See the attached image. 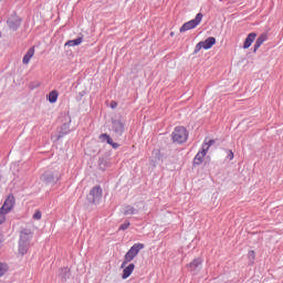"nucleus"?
<instances>
[{"mask_svg": "<svg viewBox=\"0 0 283 283\" xmlns=\"http://www.w3.org/2000/svg\"><path fill=\"white\" fill-rule=\"evenodd\" d=\"M256 36L258 33L255 32L249 33L243 43V50H249V46L253 44V41H255Z\"/></svg>", "mask_w": 283, "mask_h": 283, "instance_id": "4468645a", "label": "nucleus"}, {"mask_svg": "<svg viewBox=\"0 0 283 283\" xmlns=\"http://www.w3.org/2000/svg\"><path fill=\"white\" fill-rule=\"evenodd\" d=\"M8 273V264L0 262V277H3Z\"/></svg>", "mask_w": 283, "mask_h": 283, "instance_id": "4be33fe9", "label": "nucleus"}, {"mask_svg": "<svg viewBox=\"0 0 283 283\" xmlns=\"http://www.w3.org/2000/svg\"><path fill=\"white\" fill-rule=\"evenodd\" d=\"M62 273H63V280H67V277H70V269H67V268H64L63 270H62Z\"/></svg>", "mask_w": 283, "mask_h": 283, "instance_id": "b1692460", "label": "nucleus"}, {"mask_svg": "<svg viewBox=\"0 0 283 283\" xmlns=\"http://www.w3.org/2000/svg\"><path fill=\"white\" fill-rule=\"evenodd\" d=\"M129 227H132V223L129 221H125V223L119 226L118 231H127V229H129Z\"/></svg>", "mask_w": 283, "mask_h": 283, "instance_id": "5701e85b", "label": "nucleus"}, {"mask_svg": "<svg viewBox=\"0 0 283 283\" xmlns=\"http://www.w3.org/2000/svg\"><path fill=\"white\" fill-rule=\"evenodd\" d=\"M83 43V36H78L74 40H69L65 43V48H76V45H81Z\"/></svg>", "mask_w": 283, "mask_h": 283, "instance_id": "f3484780", "label": "nucleus"}, {"mask_svg": "<svg viewBox=\"0 0 283 283\" xmlns=\"http://www.w3.org/2000/svg\"><path fill=\"white\" fill-rule=\"evenodd\" d=\"M213 143H216L213 139H210L208 143L202 145L203 149H207V151H209V147H211V145H213Z\"/></svg>", "mask_w": 283, "mask_h": 283, "instance_id": "393cba45", "label": "nucleus"}, {"mask_svg": "<svg viewBox=\"0 0 283 283\" xmlns=\"http://www.w3.org/2000/svg\"><path fill=\"white\" fill-rule=\"evenodd\" d=\"M123 213L124 216H136V213H138V209L134 208L133 206H124Z\"/></svg>", "mask_w": 283, "mask_h": 283, "instance_id": "a211bd4d", "label": "nucleus"}, {"mask_svg": "<svg viewBox=\"0 0 283 283\" xmlns=\"http://www.w3.org/2000/svg\"><path fill=\"white\" fill-rule=\"evenodd\" d=\"M251 264H253V261L255 260V251L251 250L248 253Z\"/></svg>", "mask_w": 283, "mask_h": 283, "instance_id": "bb28decb", "label": "nucleus"}, {"mask_svg": "<svg viewBox=\"0 0 283 283\" xmlns=\"http://www.w3.org/2000/svg\"><path fill=\"white\" fill-rule=\"evenodd\" d=\"M33 220H41V211L36 210L33 214Z\"/></svg>", "mask_w": 283, "mask_h": 283, "instance_id": "c85d7f7f", "label": "nucleus"}, {"mask_svg": "<svg viewBox=\"0 0 283 283\" xmlns=\"http://www.w3.org/2000/svg\"><path fill=\"white\" fill-rule=\"evenodd\" d=\"M227 154V160H233L235 158V155L231 150H226Z\"/></svg>", "mask_w": 283, "mask_h": 283, "instance_id": "a878e982", "label": "nucleus"}, {"mask_svg": "<svg viewBox=\"0 0 283 283\" xmlns=\"http://www.w3.org/2000/svg\"><path fill=\"white\" fill-rule=\"evenodd\" d=\"M268 36L266 33H262L255 41L254 43V49L253 52H258V50H260V48H262V44L266 41Z\"/></svg>", "mask_w": 283, "mask_h": 283, "instance_id": "2eb2a0df", "label": "nucleus"}, {"mask_svg": "<svg viewBox=\"0 0 283 283\" xmlns=\"http://www.w3.org/2000/svg\"><path fill=\"white\" fill-rule=\"evenodd\" d=\"M171 138L177 145H182V143H187L189 132L184 126H177L171 133Z\"/></svg>", "mask_w": 283, "mask_h": 283, "instance_id": "7ed1b4c3", "label": "nucleus"}, {"mask_svg": "<svg viewBox=\"0 0 283 283\" xmlns=\"http://www.w3.org/2000/svg\"><path fill=\"white\" fill-rule=\"evenodd\" d=\"M102 198H103V188H101V186H95L87 195V200L88 202H92V205H98Z\"/></svg>", "mask_w": 283, "mask_h": 283, "instance_id": "423d86ee", "label": "nucleus"}, {"mask_svg": "<svg viewBox=\"0 0 283 283\" xmlns=\"http://www.w3.org/2000/svg\"><path fill=\"white\" fill-rule=\"evenodd\" d=\"M13 207H14V202L12 201V199H7L2 205V207L0 208V216H4V213H10Z\"/></svg>", "mask_w": 283, "mask_h": 283, "instance_id": "f8f14e48", "label": "nucleus"}, {"mask_svg": "<svg viewBox=\"0 0 283 283\" xmlns=\"http://www.w3.org/2000/svg\"><path fill=\"white\" fill-rule=\"evenodd\" d=\"M31 240H32V231L30 229H23L20 232V240H19V253L21 255H25V253H28V249H30Z\"/></svg>", "mask_w": 283, "mask_h": 283, "instance_id": "f257e3e1", "label": "nucleus"}, {"mask_svg": "<svg viewBox=\"0 0 283 283\" xmlns=\"http://www.w3.org/2000/svg\"><path fill=\"white\" fill-rule=\"evenodd\" d=\"M67 134H70V123H64L61 127L60 138H63V136H67Z\"/></svg>", "mask_w": 283, "mask_h": 283, "instance_id": "412c9836", "label": "nucleus"}, {"mask_svg": "<svg viewBox=\"0 0 283 283\" xmlns=\"http://www.w3.org/2000/svg\"><path fill=\"white\" fill-rule=\"evenodd\" d=\"M41 180L44 185H56L61 180V172L57 170H48L41 176Z\"/></svg>", "mask_w": 283, "mask_h": 283, "instance_id": "20e7f679", "label": "nucleus"}, {"mask_svg": "<svg viewBox=\"0 0 283 283\" xmlns=\"http://www.w3.org/2000/svg\"><path fill=\"white\" fill-rule=\"evenodd\" d=\"M32 56H34V46L30 48L28 50V52L24 54V56L22 59V63L24 65H28V63H30V59H32Z\"/></svg>", "mask_w": 283, "mask_h": 283, "instance_id": "6ab92c4d", "label": "nucleus"}, {"mask_svg": "<svg viewBox=\"0 0 283 283\" xmlns=\"http://www.w3.org/2000/svg\"><path fill=\"white\" fill-rule=\"evenodd\" d=\"M99 139L102 143L106 142L107 145H111V147H113V149H118V147H120V144L114 143V139H112V137L107 133L101 134Z\"/></svg>", "mask_w": 283, "mask_h": 283, "instance_id": "1a4fd4ad", "label": "nucleus"}, {"mask_svg": "<svg viewBox=\"0 0 283 283\" xmlns=\"http://www.w3.org/2000/svg\"><path fill=\"white\" fill-rule=\"evenodd\" d=\"M112 132L115 134L116 138H120V136L125 134V123L120 119H113Z\"/></svg>", "mask_w": 283, "mask_h": 283, "instance_id": "0eeeda50", "label": "nucleus"}, {"mask_svg": "<svg viewBox=\"0 0 283 283\" xmlns=\"http://www.w3.org/2000/svg\"><path fill=\"white\" fill-rule=\"evenodd\" d=\"M143 249H145L144 243L133 244V247H130V249L126 252L120 269H125V266H127V264H129V262H132L134 258H136V255H138L140 251H143Z\"/></svg>", "mask_w": 283, "mask_h": 283, "instance_id": "f03ea898", "label": "nucleus"}, {"mask_svg": "<svg viewBox=\"0 0 283 283\" xmlns=\"http://www.w3.org/2000/svg\"><path fill=\"white\" fill-rule=\"evenodd\" d=\"M153 167H156V161L151 160Z\"/></svg>", "mask_w": 283, "mask_h": 283, "instance_id": "7c9ffc66", "label": "nucleus"}, {"mask_svg": "<svg viewBox=\"0 0 283 283\" xmlns=\"http://www.w3.org/2000/svg\"><path fill=\"white\" fill-rule=\"evenodd\" d=\"M189 272L193 275H198L202 269V260L200 258L195 259L188 264Z\"/></svg>", "mask_w": 283, "mask_h": 283, "instance_id": "6e6552de", "label": "nucleus"}, {"mask_svg": "<svg viewBox=\"0 0 283 283\" xmlns=\"http://www.w3.org/2000/svg\"><path fill=\"white\" fill-rule=\"evenodd\" d=\"M202 17H205L202 13H197L196 18L185 22L181 28L179 29V32H187L189 30H193L195 28H198L200 23L202 22Z\"/></svg>", "mask_w": 283, "mask_h": 283, "instance_id": "39448f33", "label": "nucleus"}, {"mask_svg": "<svg viewBox=\"0 0 283 283\" xmlns=\"http://www.w3.org/2000/svg\"><path fill=\"white\" fill-rule=\"evenodd\" d=\"M4 218H0V224H3Z\"/></svg>", "mask_w": 283, "mask_h": 283, "instance_id": "2f4dec72", "label": "nucleus"}, {"mask_svg": "<svg viewBox=\"0 0 283 283\" xmlns=\"http://www.w3.org/2000/svg\"><path fill=\"white\" fill-rule=\"evenodd\" d=\"M7 24L10 28V30H12L13 32H17L19 30V28L21 27V19L13 17V18H9L7 20Z\"/></svg>", "mask_w": 283, "mask_h": 283, "instance_id": "9d476101", "label": "nucleus"}, {"mask_svg": "<svg viewBox=\"0 0 283 283\" xmlns=\"http://www.w3.org/2000/svg\"><path fill=\"white\" fill-rule=\"evenodd\" d=\"M0 36H1V32H0Z\"/></svg>", "mask_w": 283, "mask_h": 283, "instance_id": "72a5a7b5", "label": "nucleus"}, {"mask_svg": "<svg viewBox=\"0 0 283 283\" xmlns=\"http://www.w3.org/2000/svg\"><path fill=\"white\" fill-rule=\"evenodd\" d=\"M48 101L49 103H56V101H59V92L51 91L48 95Z\"/></svg>", "mask_w": 283, "mask_h": 283, "instance_id": "aec40b11", "label": "nucleus"}, {"mask_svg": "<svg viewBox=\"0 0 283 283\" xmlns=\"http://www.w3.org/2000/svg\"><path fill=\"white\" fill-rule=\"evenodd\" d=\"M116 107V103H112V108L114 109Z\"/></svg>", "mask_w": 283, "mask_h": 283, "instance_id": "c756f323", "label": "nucleus"}, {"mask_svg": "<svg viewBox=\"0 0 283 283\" xmlns=\"http://www.w3.org/2000/svg\"><path fill=\"white\" fill-rule=\"evenodd\" d=\"M122 274V280H127L129 275L134 273V270L136 269V265L134 263H129L128 265H125Z\"/></svg>", "mask_w": 283, "mask_h": 283, "instance_id": "ddd939ff", "label": "nucleus"}, {"mask_svg": "<svg viewBox=\"0 0 283 283\" xmlns=\"http://www.w3.org/2000/svg\"><path fill=\"white\" fill-rule=\"evenodd\" d=\"M201 43L203 44V50H211L216 45V38L209 36L205 41H201Z\"/></svg>", "mask_w": 283, "mask_h": 283, "instance_id": "dca6fc26", "label": "nucleus"}, {"mask_svg": "<svg viewBox=\"0 0 283 283\" xmlns=\"http://www.w3.org/2000/svg\"><path fill=\"white\" fill-rule=\"evenodd\" d=\"M207 156V148L201 147V149L197 153L193 159V165L200 166Z\"/></svg>", "mask_w": 283, "mask_h": 283, "instance_id": "9b49d317", "label": "nucleus"}, {"mask_svg": "<svg viewBox=\"0 0 283 283\" xmlns=\"http://www.w3.org/2000/svg\"><path fill=\"white\" fill-rule=\"evenodd\" d=\"M201 48H205V45L202 44V41L199 42V43L196 45V48H195V53L200 52Z\"/></svg>", "mask_w": 283, "mask_h": 283, "instance_id": "cd10ccee", "label": "nucleus"}, {"mask_svg": "<svg viewBox=\"0 0 283 283\" xmlns=\"http://www.w3.org/2000/svg\"><path fill=\"white\" fill-rule=\"evenodd\" d=\"M170 36H174V33H170Z\"/></svg>", "mask_w": 283, "mask_h": 283, "instance_id": "473e14b6", "label": "nucleus"}]
</instances>
